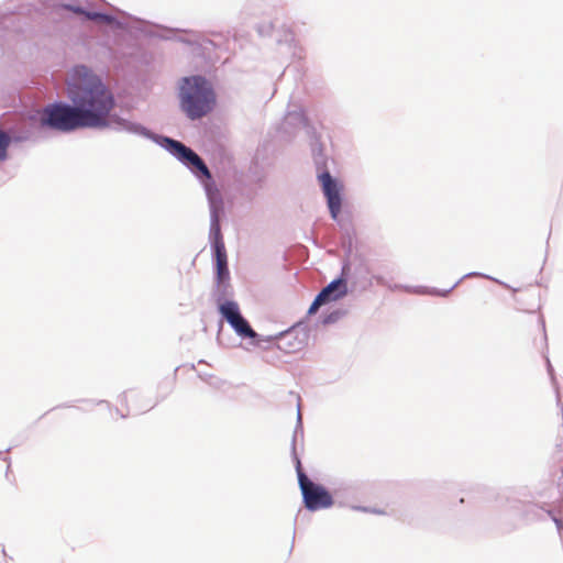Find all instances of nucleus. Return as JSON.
Listing matches in <instances>:
<instances>
[{"instance_id":"f257e3e1","label":"nucleus","mask_w":563,"mask_h":563,"mask_svg":"<svg viewBox=\"0 0 563 563\" xmlns=\"http://www.w3.org/2000/svg\"><path fill=\"white\" fill-rule=\"evenodd\" d=\"M112 92L85 66L73 68V129L106 128L114 108Z\"/></svg>"},{"instance_id":"f03ea898","label":"nucleus","mask_w":563,"mask_h":563,"mask_svg":"<svg viewBox=\"0 0 563 563\" xmlns=\"http://www.w3.org/2000/svg\"><path fill=\"white\" fill-rule=\"evenodd\" d=\"M217 97L211 84L202 76L181 79L179 85L180 109L191 120L201 119L216 107Z\"/></svg>"},{"instance_id":"7ed1b4c3","label":"nucleus","mask_w":563,"mask_h":563,"mask_svg":"<svg viewBox=\"0 0 563 563\" xmlns=\"http://www.w3.org/2000/svg\"><path fill=\"white\" fill-rule=\"evenodd\" d=\"M296 470L306 507L309 510H318L332 506L333 499L331 495L323 487L313 484L308 478L302 471L300 460H297Z\"/></svg>"},{"instance_id":"20e7f679","label":"nucleus","mask_w":563,"mask_h":563,"mask_svg":"<svg viewBox=\"0 0 563 563\" xmlns=\"http://www.w3.org/2000/svg\"><path fill=\"white\" fill-rule=\"evenodd\" d=\"M219 311L239 335L250 339L255 338V331L242 317L239 305L235 301H225L221 303L219 306Z\"/></svg>"},{"instance_id":"39448f33","label":"nucleus","mask_w":563,"mask_h":563,"mask_svg":"<svg viewBox=\"0 0 563 563\" xmlns=\"http://www.w3.org/2000/svg\"><path fill=\"white\" fill-rule=\"evenodd\" d=\"M41 122L43 125H48L53 129L69 131L70 106L53 104L45 108Z\"/></svg>"},{"instance_id":"423d86ee","label":"nucleus","mask_w":563,"mask_h":563,"mask_svg":"<svg viewBox=\"0 0 563 563\" xmlns=\"http://www.w3.org/2000/svg\"><path fill=\"white\" fill-rule=\"evenodd\" d=\"M347 294L346 283L339 278L331 282L327 287H324L314 298L311 303L308 313L313 314L318 311V309L330 301H335L343 298Z\"/></svg>"},{"instance_id":"0eeeda50","label":"nucleus","mask_w":563,"mask_h":563,"mask_svg":"<svg viewBox=\"0 0 563 563\" xmlns=\"http://www.w3.org/2000/svg\"><path fill=\"white\" fill-rule=\"evenodd\" d=\"M319 181L321 183L323 194L328 201V207L331 217L335 220L341 211V195L338 183L331 177L329 172H324L319 175Z\"/></svg>"},{"instance_id":"6e6552de","label":"nucleus","mask_w":563,"mask_h":563,"mask_svg":"<svg viewBox=\"0 0 563 563\" xmlns=\"http://www.w3.org/2000/svg\"><path fill=\"white\" fill-rule=\"evenodd\" d=\"M213 250L217 265V277L219 283L229 278L227 251L219 225H216L213 233Z\"/></svg>"},{"instance_id":"1a4fd4ad","label":"nucleus","mask_w":563,"mask_h":563,"mask_svg":"<svg viewBox=\"0 0 563 563\" xmlns=\"http://www.w3.org/2000/svg\"><path fill=\"white\" fill-rule=\"evenodd\" d=\"M173 153L181 161L196 167L205 177L211 178V174L205 162L189 147L178 141H169Z\"/></svg>"},{"instance_id":"9d476101","label":"nucleus","mask_w":563,"mask_h":563,"mask_svg":"<svg viewBox=\"0 0 563 563\" xmlns=\"http://www.w3.org/2000/svg\"><path fill=\"white\" fill-rule=\"evenodd\" d=\"M9 137L5 133L0 131V161L4 159L7 156V148L9 146Z\"/></svg>"},{"instance_id":"9b49d317","label":"nucleus","mask_w":563,"mask_h":563,"mask_svg":"<svg viewBox=\"0 0 563 563\" xmlns=\"http://www.w3.org/2000/svg\"><path fill=\"white\" fill-rule=\"evenodd\" d=\"M87 18L89 20H95V21H101V22H104V21H108L109 18L104 14H101V13H87Z\"/></svg>"},{"instance_id":"f8f14e48","label":"nucleus","mask_w":563,"mask_h":563,"mask_svg":"<svg viewBox=\"0 0 563 563\" xmlns=\"http://www.w3.org/2000/svg\"><path fill=\"white\" fill-rule=\"evenodd\" d=\"M537 308L538 307H537L536 302H532V303L528 305V307L525 309V311L538 320L539 318L537 316Z\"/></svg>"},{"instance_id":"ddd939ff","label":"nucleus","mask_w":563,"mask_h":563,"mask_svg":"<svg viewBox=\"0 0 563 563\" xmlns=\"http://www.w3.org/2000/svg\"><path fill=\"white\" fill-rule=\"evenodd\" d=\"M73 12H75V13H84V11H82V10H80V9H75V8H73Z\"/></svg>"}]
</instances>
